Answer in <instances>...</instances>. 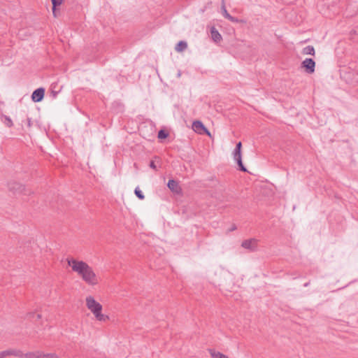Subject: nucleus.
<instances>
[{"label":"nucleus","instance_id":"f257e3e1","mask_svg":"<svg viewBox=\"0 0 358 358\" xmlns=\"http://www.w3.org/2000/svg\"><path fill=\"white\" fill-rule=\"evenodd\" d=\"M67 264L71 267L72 271L77 273L82 280L89 285H96L98 284V278L94 272L92 268L85 262L79 261L74 258H67Z\"/></svg>","mask_w":358,"mask_h":358},{"label":"nucleus","instance_id":"f03ea898","mask_svg":"<svg viewBox=\"0 0 358 358\" xmlns=\"http://www.w3.org/2000/svg\"><path fill=\"white\" fill-rule=\"evenodd\" d=\"M86 306L89 310L94 315L97 320L104 322L108 320V316L101 313L102 306L97 302L93 296H88L86 298Z\"/></svg>","mask_w":358,"mask_h":358},{"label":"nucleus","instance_id":"7ed1b4c3","mask_svg":"<svg viewBox=\"0 0 358 358\" xmlns=\"http://www.w3.org/2000/svg\"><path fill=\"white\" fill-rule=\"evenodd\" d=\"M241 148L242 143L241 142H238L236 145V148L233 152L234 159L236 162L237 165L238 166V169L243 172H247V169L243 165L242 162V155H241Z\"/></svg>","mask_w":358,"mask_h":358},{"label":"nucleus","instance_id":"20e7f679","mask_svg":"<svg viewBox=\"0 0 358 358\" xmlns=\"http://www.w3.org/2000/svg\"><path fill=\"white\" fill-rule=\"evenodd\" d=\"M8 187L10 192H12L14 194L24 193V194H29L30 190H27L24 185L15 182L11 181L8 183Z\"/></svg>","mask_w":358,"mask_h":358},{"label":"nucleus","instance_id":"39448f33","mask_svg":"<svg viewBox=\"0 0 358 358\" xmlns=\"http://www.w3.org/2000/svg\"><path fill=\"white\" fill-rule=\"evenodd\" d=\"M193 130L199 134H206L210 136V132L200 120H195L192 123Z\"/></svg>","mask_w":358,"mask_h":358},{"label":"nucleus","instance_id":"423d86ee","mask_svg":"<svg viewBox=\"0 0 358 358\" xmlns=\"http://www.w3.org/2000/svg\"><path fill=\"white\" fill-rule=\"evenodd\" d=\"M258 240L256 238H250L242 242L241 246L250 252H255L257 250Z\"/></svg>","mask_w":358,"mask_h":358},{"label":"nucleus","instance_id":"0eeeda50","mask_svg":"<svg viewBox=\"0 0 358 358\" xmlns=\"http://www.w3.org/2000/svg\"><path fill=\"white\" fill-rule=\"evenodd\" d=\"M301 67L309 74L313 73L315 69V62L311 58H306L301 63Z\"/></svg>","mask_w":358,"mask_h":358},{"label":"nucleus","instance_id":"6e6552de","mask_svg":"<svg viewBox=\"0 0 358 358\" xmlns=\"http://www.w3.org/2000/svg\"><path fill=\"white\" fill-rule=\"evenodd\" d=\"M45 95V89L43 87H39L35 90L31 94V100L34 102L41 101Z\"/></svg>","mask_w":358,"mask_h":358},{"label":"nucleus","instance_id":"1a4fd4ad","mask_svg":"<svg viewBox=\"0 0 358 358\" xmlns=\"http://www.w3.org/2000/svg\"><path fill=\"white\" fill-rule=\"evenodd\" d=\"M167 187L173 192L178 193L181 190L178 181L173 179H171L168 181Z\"/></svg>","mask_w":358,"mask_h":358},{"label":"nucleus","instance_id":"9d476101","mask_svg":"<svg viewBox=\"0 0 358 358\" xmlns=\"http://www.w3.org/2000/svg\"><path fill=\"white\" fill-rule=\"evenodd\" d=\"M221 9H222V15L225 18L228 19L229 21H231L232 22H238V20L236 17L231 16L227 12V10L226 9V6L224 5V0H222V5L221 7Z\"/></svg>","mask_w":358,"mask_h":358},{"label":"nucleus","instance_id":"9b49d317","mask_svg":"<svg viewBox=\"0 0 358 358\" xmlns=\"http://www.w3.org/2000/svg\"><path fill=\"white\" fill-rule=\"evenodd\" d=\"M0 120L8 128L13 126V123L10 117L4 114L0 115Z\"/></svg>","mask_w":358,"mask_h":358},{"label":"nucleus","instance_id":"f8f14e48","mask_svg":"<svg viewBox=\"0 0 358 358\" xmlns=\"http://www.w3.org/2000/svg\"><path fill=\"white\" fill-rule=\"evenodd\" d=\"M210 34L213 40L216 43L220 42L222 38L221 34L215 27L211 28Z\"/></svg>","mask_w":358,"mask_h":358},{"label":"nucleus","instance_id":"ddd939ff","mask_svg":"<svg viewBox=\"0 0 358 358\" xmlns=\"http://www.w3.org/2000/svg\"><path fill=\"white\" fill-rule=\"evenodd\" d=\"M187 48V43L185 41H180L176 48L175 50L177 52H182Z\"/></svg>","mask_w":358,"mask_h":358},{"label":"nucleus","instance_id":"4468645a","mask_svg":"<svg viewBox=\"0 0 358 358\" xmlns=\"http://www.w3.org/2000/svg\"><path fill=\"white\" fill-rule=\"evenodd\" d=\"M8 356H15L18 357H24V354L20 350L8 349Z\"/></svg>","mask_w":358,"mask_h":358},{"label":"nucleus","instance_id":"2eb2a0df","mask_svg":"<svg viewBox=\"0 0 358 358\" xmlns=\"http://www.w3.org/2000/svg\"><path fill=\"white\" fill-rule=\"evenodd\" d=\"M303 55H315V48L313 45H308L302 50Z\"/></svg>","mask_w":358,"mask_h":358},{"label":"nucleus","instance_id":"dca6fc26","mask_svg":"<svg viewBox=\"0 0 358 358\" xmlns=\"http://www.w3.org/2000/svg\"><path fill=\"white\" fill-rule=\"evenodd\" d=\"M210 354L213 358H228L226 355L221 352H215L213 350H209Z\"/></svg>","mask_w":358,"mask_h":358},{"label":"nucleus","instance_id":"f3484780","mask_svg":"<svg viewBox=\"0 0 358 358\" xmlns=\"http://www.w3.org/2000/svg\"><path fill=\"white\" fill-rule=\"evenodd\" d=\"M64 0H51L52 4V13L55 16H56V8L60 6Z\"/></svg>","mask_w":358,"mask_h":358},{"label":"nucleus","instance_id":"a211bd4d","mask_svg":"<svg viewBox=\"0 0 358 358\" xmlns=\"http://www.w3.org/2000/svg\"><path fill=\"white\" fill-rule=\"evenodd\" d=\"M169 132L164 129H160L158 131L157 138L159 139H165L169 136Z\"/></svg>","mask_w":358,"mask_h":358},{"label":"nucleus","instance_id":"6ab92c4d","mask_svg":"<svg viewBox=\"0 0 358 358\" xmlns=\"http://www.w3.org/2000/svg\"><path fill=\"white\" fill-rule=\"evenodd\" d=\"M39 358H57V356L55 353H43L39 351Z\"/></svg>","mask_w":358,"mask_h":358},{"label":"nucleus","instance_id":"aec40b11","mask_svg":"<svg viewBox=\"0 0 358 358\" xmlns=\"http://www.w3.org/2000/svg\"><path fill=\"white\" fill-rule=\"evenodd\" d=\"M25 358H39V351L27 352L24 354Z\"/></svg>","mask_w":358,"mask_h":358},{"label":"nucleus","instance_id":"412c9836","mask_svg":"<svg viewBox=\"0 0 358 358\" xmlns=\"http://www.w3.org/2000/svg\"><path fill=\"white\" fill-rule=\"evenodd\" d=\"M134 193L139 199L143 200L145 199L144 194H143L142 191L139 189L138 187L135 188Z\"/></svg>","mask_w":358,"mask_h":358},{"label":"nucleus","instance_id":"4be33fe9","mask_svg":"<svg viewBox=\"0 0 358 358\" xmlns=\"http://www.w3.org/2000/svg\"><path fill=\"white\" fill-rule=\"evenodd\" d=\"M149 166H150L152 169H153V170H155V171H157V166L155 165V162H154V161H152H152H150V162Z\"/></svg>","mask_w":358,"mask_h":358},{"label":"nucleus","instance_id":"5701e85b","mask_svg":"<svg viewBox=\"0 0 358 358\" xmlns=\"http://www.w3.org/2000/svg\"><path fill=\"white\" fill-rule=\"evenodd\" d=\"M8 356V350L2 351L0 352V358H4Z\"/></svg>","mask_w":358,"mask_h":358},{"label":"nucleus","instance_id":"b1692460","mask_svg":"<svg viewBox=\"0 0 358 358\" xmlns=\"http://www.w3.org/2000/svg\"><path fill=\"white\" fill-rule=\"evenodd\" d=\"M27 124H28L29 127H30L31 126V118H29V117H27Z\"/></svg>","mask_w":358,"mask_h":358},{"label":"nucleus","instance_id":"393cba45","mask_svg":"<svg viewBox=\"0 0 358 358\" xmlns=\"http://www.w3.org/2000/svg\"><path fill=\"white\" fill-rule=\"evenodd\" d=\"M36 317L37 320H39V319L41 318V314H37V315H36Z\"/></svg>","mask_w":358,"mask_h":358},{"label":"nucleus","instance_id":"a878e982","mask_svg":"<svg viewBox=\"0 0 358 358\" xmlns=\"http://www.w3.org/2000/svg\"><path fill=\"white\" fill-rule=\"evenodd\" d=\"M310 285V282H306L303 286L304 287H308V285Z\"/></svg>","mask_w":358,"mask_h":358},{"label":"nucleus","instance_id":"bb28decb","mask_svg":"<svg viewBox=\"0 0 358 358\" xmlns=\"http://www.w3.org/2000/svg\"><path fill=\"white\" fill-rule=\"evenodd\" d=\"M236 229V226L234 225L232 228L231 229V231L235 230Z\"/></svg>","mask_w":358,"mask_h":358},{"label":"nucleus","instance_id":"cd10ccee","mask_svg":"<svg viewBox=\"0 0 358 358\" xmlns=\"http://www.w3.org/2000/svg\"><path fill=\"white\" fill-rule=\"evenodd\" d=\"M29 315L32 317L35 316V314L34 313H30Z\"/></svg>","mask_w":358,"mask_h":358},{"label":"nucleus","instance_id":"c85d7f7f","mask_svg":"<svg viewBox=\"0 0 358 358\" xmlns=\"http://www.w3.org/2000/svg\"><path fill=\"white\" fill-rule=\"evenodd\" d=\"M180 74H181V73H180V72H178V77H180Z\"/></svg>","mask_w":358,"mask_h":358}]
</instances>
